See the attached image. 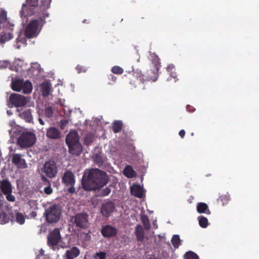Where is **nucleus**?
Masks as SVG:
<instances>
[{"mask_svg":"<svg viewBox=\"0 0 259 259\" xmlns=\"http://www.w3.org/2000/svg\"><path fill=\"white\" fill-rule=\"evenodd\" d=\"M19 116L22 119L25 120L26 122L29 123L32 122L33 117L32 115L31 109H26L20 112L19 113Z\"/></svg>","mask_w":259,"mask_h":259,"instance_id":"nucleus-20","label":"nucleus"},{"mask_svg":"<svg viewBox=\"0 0 259 259\" xmlns=\"http://www.w3.org/2000/svg\"><path fill=\"white\" fill-rule=\"evenodd\" d=\"M79 253V249L77 247H73L71 249L66 251V258L67 259H74L78 256Z\"/></svg>","mask_w":259,"mask_h":259,"instance_id":"nucleus-22","label":"nucleus"},{"mask_svg":"<svg viewBox=\"0 0 259 259\" xmlns=\"http://www.w3.org/2000/svg\"><path fill=\"white\" fill-rule=\"evenodd\" d=\"M18 61H19L20 62V63H17V61L16 60L15 62V64H17L18 66L20 65L21 66H22V64L23 62H21V61L19 59H18Z\"/></svg>","mask_w":259,"mask_h":259,"instance_id":"nucleus-56","label":"nucleus"},{"mask_svg":"<svg viewBox=\"0 0 259 259\" xmlns=\"http://www.w3.org/2000/svg\"><path fill=\"white\" fill-rule=\"evenodd\" d=\"M179 136L182 138H183L185 135V131L184 130H181L179 133Z\"/></svg>","mask_w":259,"mask_h":259,"instance_id":"nucleus-53","label":"nucleus"},{"mask_svg":"<svg viewBox=\"0 0 259 259\" xmlns=\"http://www.w3.org/2000/svg\"><path fill=\"white\" fill-rule=\"evenodd\" d=\"M94 141V136L91 134H89L84 138V142L87 145H90Z\"/></svg>","mask_w":259,"mask_h":259,"instance_id":"nucleus-40","label":"nucleus"},{"mask_svg":"<svg viewBox=\"0 0 259 259\" xmlns=\"http://www.w3.org/2000/svg\"><path fill=\"white\" fill-rule=\"evenodd\" d=\"M131 193L132 195L141 198L143 196V189L140 185L134 184L131 187Z\"/></svg>","mask_w":259,"mask_h":259,"instance_id":"nucleus-19","label":"nucleus"},{"mask_svg":"<svg viewBox=\"0 0 259 259\" xmlns=\"http://www.w3.org/2000/svg\"><path fill=\"white\" fill-rule=\"evenodd\" d=\"M76 70H77V72L78 73L82 72H85L87 71V69L84 68L83 66H80L79 65H78L76 67Z\"/></svg>","mask_w":259,"mask_h":259,"instance_id":"nucleus-45","label":"nucleus"},{"mask_svg":"<svg viewBox=\"0 0 259 259\" xmlns=\"http://www.w3.org/2000/svg\"><path fill=\"white\" fill-rule=\"evenodd\" d=\"M28 101V98L18 94L13 93L9 97L8 106L10 108L13 106L16 107H23L25 106Z\"/></svg>","mask_w":259,"mask_h":259,"instance_id":"nucleus-8","label":"nucleus"},{"mask_svg":"<svg viewBox=\"0 0 259 259\" xmlns=\"http://www.w3.org/2000/svg\"><path fill=\"white\" fill-rule=\"evenodd\" d=\"M111 77V79L113 81H115L116 79V77L115 76H114V75H111L110 76Z\"/></svg>","mask_w":259,"mask_h":259,"instance_id":"nucleus-57","label":"nucleus"},{"mask_svg":"<svg viewBox=\"0 0 259 259\" xmlns=\"http://www.w3.org/2000/svg\"><path fill=\"white\" fill-rule=\"evenodd\" d=\"M181 239L178 235H174L171 240V243L175 248H178L181 244Z\"/></svg>","mask_w":259,"mask_h":259,"instance_id":"nucleus-28","label":"nucleus"},{"mask_svg":"<svg viewBox=\"0 0 259 259\" xmlns=\"http://www.w3.org/2000/svg\"><path fill=\"white\" fill-rule=\"evenodd\" d=\"M9 221V217L6 212L0 213V223L4 224L8 223Z\"/></svg>","mask_w":259,"mask_h":259,"instance_id":"nucleus-34","label":"nucleus"},{"mask_svg":"<svg viewBox=\"0 0 259 259\" xmlns=\"http://www.w3.org/2000/svg\"><path fill=\"white\" fill-rule=\"evenodd\" d=\"M6 195L7 199L10 202H14L15 200V197L14 195H12V193L5 194Z\"/></svg>","mask_w":259,"mask_h":259,"instance_id":"nucleus-44","label":"nucleus"},{"mask_svg":"<svg viewBox=\"0 0 259 259\" xmlns=\"http://www.w3.org/2000/svg\"><path fill=\"white\" fill-rule=\"evenodd\" d=\"M10 64V62L8 61H0V69L6 68Z\"/></svg>","mask_w":259,"mask_h":259,"instance_id":"nucleus-43","label":"nucleus"},{"mask_svg":"<svg viewBox=\"0 0 259 259\" xmlns=\"http://www.w3.org/2000/svg\"><path fill=\"white\" fill-rule=\"evenodd\" d=\"M32 64H34V65H36L37 66V68L36 69L38 70V68L40 67L39 66V65L38 64H37V63H32Z\"/></svg>","mask_w":259,"mask_h":259,"instance_id":"nucleus-60","label":"nucleus"},{"mask_svg":"<svg viewBox=\"0 0 259 259\" xmlns=\"http://www.w3.org/2000/svg\"><path fill=\"white\" fill-rule=\"evenodd\" d=\"M41 178H53L58 172L56 162L52 160L46 161L41 168Z\"/></svg>","mask_w":259,"mask_h":259,"instance_id":"nucleus-7","label":"nucleus"},{"mask_svg":"<svg viewBox=\"0 0 259 259\" xmlns=\"http://www.w3.org/2000/svg\"><path fill=\"white\" fill-rule=\"evenodd\" d=\"M85 21H86V20H85V19H84V20L82 21V23H85Z\"/></svg>","mask_w":259,"mask_h":259,"instance_id":"nucleus-64","label":"nucleus"},{"mask_svg":"<svg viewBox=\"0 0 259 259\" xmlns=\"http://www.w3.org/2000/svg\"><path fill=\"white\" fill-rule=\"evenodd\" d=\"M106 253L103 251L97 252L94 256V259H106Z\"/></svg>","mask_w":259,"mask_h":259,"instance_id":"nucleus-38","label":"nucleus"},{"mask_svg":"<svg viewBox=\"0 0 259 259\" xmlns=\"http://www.w3.org/2000/svg\"><path fill=\"white\" fill-rule=\"evenodd\" d=\"M110 192L111 190L109 188H105L102 192V195L104 196H107L110 193Z\"/></svg>","mask_w":259,"mask_h":259,"instance_id":"nucleus-49","label":"nucleus"},{"mask_svg":"<svg viewBox=\"0 0 259 259\" xmlns=\"http://www.w3.org/2000/svg\"><path fill=\"white\" fill-rule=\"evenodd\" d=\"M122 127V124L121 122L119 121H116L114 123L113 126V131L114 133H117L119 132Z\"/></svg>","mask_w":259,"mask_h":259,"instance_id":"nucleus-32","label":"nucleus"},{"mask_svg":"<svg viewBox=\"0 0 259 259\" xmlns=\"http://www.w3.org/2000/svg\"><path fill=\"white\" fill-rule=\"evenodd\" d=\"M50 91V87L48 83L44 82L41 84V92L42 96L47 97Z\"/></svg>","mask_w":259,"mask_h":259,"instance_id":"nucleus-27","label":"nucleus"},{"mask_svg":"<svg viewBox=\"0 0 259 259\" xmlns=\"http://www.w3.org/2000/svg\"><path fill=\"white\" fill-rule=\"evenodd\" d=\"M123 175L127 178L136 177L137 173L131 165H126L123 170Z\"/></svg>","mask_w":259,"mask_h":259,"instance_id":"nucleus-23","label":"nucleus"},{"mask_svg":"<svg viewBox=\"0 0 259 259\" xmlns=\"http://www.w3.org/2000/svg\"><path fill=\"white\" fill-rule=\"evenodd\" d=\"M52 0H41L40 9L42 13L38 14V19L32 20L26 26L25 30V35L28 38L37 36L39 31L38 30L39 25L42 26L46 23L45 19L49 16V13L46 11L50 6Z\"/></svg>","mask_w":259,"mask_h":259,"instance_id":"nucleus-1","label":"nucleus"},{"mask_svg":"<svg viewBox=\"0 0 259 259\" xmlns=\"http://www.w3.org/2000/svg\"><path fill=\"white\" fill-rule=\"evenodd\" d=\"M108 179H81L83 189L85 191L98 189L104 186Z\"/></svg>","mask_w":259,"mask_h":259,"instance_id":"nucleus-6","label":"nucleus"},{"mask_svg":"<svg viewBox=\"0 0 259 259\" xmlns=\"http://www.w3.org/2000/svg\"><path fill=\"white\" fill-rule=\"evenodd\" d=\"M12 163L19 168H25L27 167L25 160L22 157V155L14 153L12 155Z\"/></svg>","mask_w":259,"mask_h":259,"instance_id":"nucleus-15","label":"nucleus"},{"mask_svg":"<svg viewBox=\"0 0 259 259\" xmlns=\"http://www.w3.org/2000/svg\"><path fill=\"white\" fill-rule=\"evenodd\" d=\"M11 87L13 91L16 92L22 91L24 94H29L31 92L32 85L30 81L28 80L24 81L23 79H20L14 80L13 77H11Z\"/></svg>","mask_w":259,"mask_h":259,"instance_id":"nucleus-5","label":"nucleus"},{"mask_svg":"<svg viewBox=\"0 0 259 259\" xmlns=\"http://www.w3.org/2000/svg\"><path fill=\"white\" fill-rule=\"evenodd\" d=\"M94 162L99 166L101 167L103 165L104 162V158L101 152H98L94 154L93 156Z\"/></svg>","mask_w":259,"mask_h":259,"instance_id":"nucleus-26","label":"nucleus"},{"mask_svg":"<svg viewBox=\"0 0 259 259\" xmlns=\"http://www.w3.org/2000/svg\"><path fill=\"white\" fill-rule=\"evenodd\" d=\"M135 74L136 76L137 77L138 79H139V80L141 81V82H143V81L144 80V75L142 74V73H141V71H140L139 72H136L135 73Z\"/></svg>","mask_w":259,"mask_h":259,"instance_id":"nucleus-47","label":"nucleus"},{"mask_svg":"<svg viewBox=\"0 0 259 259\" xmlns=\"http://www.w3.org/2000/svg\"><path fill=\"white\" fill-rule=\"evenodd\" d=\"M44 182H47V180L48 179H42Z\"/></svg>","mask_w":259,"mask_h":259,"instance_id":"nucleus-62","label":"nucleus"},{"mask_svg":"<svg viewBox=\"0 0 259 259\" xmlns=\"http://www.w3.org/2000/svg\"><path fill=\"white\" fill-rule=\"evenodd\" d=\"M68 121L67 119H63L60 121V127L61 129H64L65 126L68 124Z\"/></svg>","mask_w":259,"mask_h":259,"instance_id":"nucleus-48","label":"nucleus"},{"mask_svg":"<svg viewBox=\"0 0 259 259\" xmlns=\"http://www.w3.org/2000/svg\"><path fill=\"white\" fill-rule=\"evenodd\" d=\"M61 215V209L59 205L53 204L46 209L44 213L47 222L49 224L56 223L59 221Z\"/></svg>","mask_w":259,"mask_h":259,"instance_id":"nucleus-4","label":"nucleus"},{"mask_svg":"<svg viewBox=\"0 0 259 259\" xmlns=\"http://www.w3.org/2000/svg\"><path fill=\"white\" fill-rule=\"evenodd\" d=\"M73 223L76 228L86 229L89 228V215L86 213H77L74 217Z\"/></svg>","mask_w":259,"mask_h":259,"instance_id":"nucleus-9","label":"nucleus"},{"mask_svg":"<svg viewBox=\"0 0 259 259\" xmlns=\"http://www.w3.org/2000/svg\"><path fill=\"white\" fill-rule=\"evenodd\" d=\"M174 69V66L172 64L169 65L167 67V70L168 72H172Z\"/></svg>","mask_w":259,"mask_h":259,"instance_id":"nucleus-52","label":"nucleus"},{"mask_svg":"<svg viewBox=\"0 0 259 259\" xmlns=\"http://www.w3.org/2000/svg\"><path fill=\"white\" fill-rule=\"evenodd\" d=\"M6 29H8L9 31L3 32L0 34V44L2 45L13 38L12 31L14 29V24H9V27H6Z\"/></svg>","mask_w":259,"mask_h":259,"instance_id":"nucleus-14","label":"nucleus"},{"mask_svg":"<svg viewBox=\"0 0 259 259\" xmlns=\"http://www.w3.org/2000/svg\"><path fill=\"white\" fill-rule=\"evenodd\" d=\"M16 71H19V69L18 67L17 68H16Z\"/></svg>","mask_w":259,"mask_h":259,"instance_id":"nucleus-63","label":"nucleus"},{"mask_svg":"<svg viewBox=\"0 0 259 259\" xmlns=\"http://www.w3.org/2000/svg\"><path fill=\"white\" fill-rule=\"evenodd\" d=\"M91 233V232L90 231H89L88 233H84V240L85 241H89L91 240V236L90 235Z\"/></svg>","mask_w":259,"mask_h":259,"instance_id":"nucleus-50","label":"nucleus"},{"mask_svg":"<svg viewBox=\"0 0 259 259\" xmlns=\"http://www.w3.org/2000/svg\"><path fill=\"white\" fill-rule=\"evenodd\" d=\"M65 140L70 154L77 156L81 154L82 146L79 142L77 132L75 131H70L67 135Z\"/></svg>","mask_w":259,"mask_h":259,"instance_id":"nucleus-3","label":"nucleus"},{"mask_svg":"<svg viewBox=\"0 0 259 259\" xmlns=\"http://www.w3.org/2000/svg\"><path fill=\"white\" fill-rule=\"evenodd\" d=\"M7 113L8 115H11L12 114V112L9 110L7 111Z\"/></svg>","mask_w":259,"mask_h":259,"instance_id":"nucleus-61","label":"nucleus"},{"mask_svg":"<svg viewBox=\"0 0 259 259\" xmlns=\"http://www.w3.org/2000/svg\"><path fill=\"white\" fill-rule=\"evenodd\" d=\"M170 75L171 76H172L174 78H175L176 77V73H174L173 71H172L170 73Z\"/></svg>","mask_w":259,"mask_h":259,"instance_id":"nucleus-58","label":"nucleus"},{"mask_svg":"<svg viewBox=\"0 0 259 259\" xmlns=\"http://www.w3.org/2000/svg\"><path fill=\"white\" fill-rule=\"evenodd\" d=\"M0 189L4 194L12 193V185L7 179H4L0 182Z\"/></svg>","mask_w":259,"mask_h":259,"instance_id":"nucleus-18","label":"nucleus"},{"mask_svg":"<svg viewBox=\"0 0 259 259\" xmlns=\"http://www.w3.org/2000/svg\"><path fill=\"white\" fill-rule=\"evenodd\" d=\"M44 192L47 195H49V194H51L52 193L53 190H52V188H51L50 185H49V186L46 187L44 188Z\"/></svg>","mask_w":259,"mask_h":259,"instance_id":"nucleus-46","label":"nucleus"},{"mask_svg":"<svg viewBox=\"0 0 259 259\" xmlns=\"http://www.w3.org/2000/svg\"><path fill=\"white\" fill-rule=\"evenodd\" d=\"M74 175L70 170H67L65 171L62 178H74Z\"/></svg>","mask_w":259,"mask_h":259,"instance_id":"nucleus-41","label":"nucleus"},{"mask_svg":"<svg viewBox=\"0 0 259 259\" xmlns=\"http://www.w3.org/2000/svg\"><path fill=\"white\" fill-rule=\"evenodd\" d=\"M38 121L40 124H41V125L45 124L44 121H43L42 119L40 117L38 118Z\"/></svg>","mask_w":259,"mask_h":259,"instance_id":"nucleus-55","label":"nucleus"},{"mask_svg":"<svg viewBox=\"0 0 259 259\" xmlns=\"http://www.w3.org/2000/svg\"><path fill=\"white\" fill-rule=\"evenodd\" d=\"M199 224L200 227L203 228H205L208 226V220L206 218L203 216H199L198 218Z\"/></svg>","mask_w":259,"mask_h":259,"instance_id":"nucleus-29","label":"nucleus"},{"mask_svg":"<svg viewBox=\"0 0 259 259\" xmlns=\"http://www.w3.org/2000/svg\"><path fill=\"white\" fill-rule=\"evenodd\" d=\"M106 173L98 168L86 169L82 178H106Z\"/></svg>","mask_w":259,"mask_h":259,"instance_id":"nucleus-11","label":"nucleus"},{"mask_svg":"<svg viewBox=\"0 0 259 259\" xmlns=\"http://www.w3.org/2000/svg\"><path fill=\"white\" fill-rule=\"evenodd\" d=\"M26 38L24 36L19 35L17 38V46L16 48L19 49L21 47V46L18 45L19 42H21L22 44L25 45L26 44Z\"/></svg>","mask_w":259,"mask_h":259,"instance_id":"nucleus-37","label":"nucleus"},{"mask_svg":"<svg viewBox=\"0 0 259 259\" xmlns=\"http://www.w3.org/2000/svg\"><path fill=\"white\" fill-rule=\"evenodd\" d=\"M75 180V179H62L63 183H64L66 187H68L67 189V191L71 194L74 193L75 191V188L74 187Z\"/></svg>","mask_w":259,"mask_h":259,"instance_id":"nucleus-21","label":"nucleus"},{"mask_svg":"<svg viewBox=\"0 0 259 259\" xmlns=\"http://www.w3.org/2000/svg\"><path fill=\"white\" fill-rule=\"evenodd\" d=\"M45 254V251L42 249H40L39 251V253L37 255V257L42 256Z\"/></svg>","mask_w":259,"mask_h":259,"instance_id":"nucleus-54","label":"nucleus"},{"mask_svg":"<svg viewBox=\"0 0 259 259\" xmlns=\"http://www.w3.org/2000/svg\"><path fill=\"white\" fill-rule=\"evenodd\" d=\"M101 232L104 237L111 238L115 237L117 235L118 230L115 227L107 225L102 227Z\"/></svg>","mask_w":259,"mask_h":259,"instance_id":"nucleus-13","label":"nucleus"},{"mask_svg":"<svg viewBox=\"0 0 259 259\" xmlns=\"http://www.w3.org/2000/svg\"><path fill=\"white\" fill-rule=\"evenodd\" d=\"M46 136L49 139L56 140L61 137V134L58 128L53 126L47 129Z\"/></svg>","mask_w":259,"mask_h":259,"instance_id":"nucleus-17","label":"nucleus"},{"mask_svg":"<svg viewBox=\"0 0 259 259\" xmlns=\"http://www.w3.org/2000/svg\"><path fill=\"white\" fill-rule=\"evenodd\" d=\"M153 64H154L156 70L158 71L160 67L159 59L158 57L155 55L153 58L151 59Z\"/></svg>","mask_w":259,"mask_h":259,"instance_id":"nucleus-36","label":"nucleus"},{"mask_svg":"<svg viewBox=\"0 0 259 259\" xmlns=\"http://www.w3.org/2000/svg\"><path fill=\"white\" fill-rule=\"evenodd\" d=\"M38 0H26L27 4H23L20 10L21 17L26 15L31 16L35 14L34 9L37 6Z\"/></svg>","mask_w":259,"mask_h":259,"instance_id":"nucleus-10","label":"nucleus"},{"mask_svg":"<svg viewBox=\"0 0 259 259\" xmlns=\"http://www.w3.org/2000/svg\"><path fill=\"white\" fill-rule=\"evenodd\" d=\"M135 234L137 239L139 241L142 242L144 240V232L142 226L140 225L137 226L135 230Z\"/></svg>","mask_w":259,"mask_h":259,"instance_id":"nucleus-25","label":"nucleus"},{"mask_svg":"<svg viewBox=\"0 0 259 259\" xmlns=\"http://www.w3.org/2000/svg\"><path fill=\"white\" fill-rule=\"evenodd\" d=\"M16 221L20 225H22L25 223V219L24 215L19 212L16 213Z\"/></svg>","mask_w":259,"mask_h":259,"instance_id":"nucleus-30","label":"nucleus"},{"mask_svg":"<svg viewBox=\"0 0 259 259\" xmlns=\"http://www.w3.org/2000/svg\"><path fill=\"white\" fill-rule=\"evenodd\" d=\"M142 222L143 224L144 228L146 230H148L150 229L151 225L147 217H143L142 218Z\"/></svg>","mask_w":259,"mask_h":259,"instance_id":"nucleus-35","label":"nucleus"},{"mask_svg":"<svg viewBox=\"0 0 259 259\" xmlns=\"http://www.w3.org/2000/svg\"><path fill=\"white\" fill-rule=\"evenodd\" d=\"M229 197L228 196L226 195H221L219 197V200H220L223 204L227 203L228 201Z\"/></svg>","mask_w":259,"mask_h":259,"instance_id":"nucleus-42","label":"nucleus"},{"mask_svg":"<svg viewBox=\"0 0 259 259\" xmlns=\"http://www.w3.org/2000/svg\"><path fill=\"white\" fill-rule=\"evenodd\" d=\"M111 71L114 74H121L123 72V69L118 66H115L112 68Z\"/></svg>","mask_w":259,"mask_h":259,"instance_id":"nucleus-39","label":"nucleus"},{"mask_svg":"<svg viewBox=\"0 0 259 259\" xmlns=\"http://www.w3.org/2000/svg\"><path fill=\"white\" fill-rule=\"evenodd\" d=\"M15 124V122L14 121V120L10 121L9 122V125L11 126H13Z\"/></svg>","mask_w":259,"mask_h":259,"instance_id":"nucleus-59","label":"nucleus"},{"mask_svg":"<svg viewBox=\"0 0 259 259\" xmlns=\"http://www.w3.org/2000/svg\"><path fill=\"white\" fill-rule=\"evenodd\" d=\"M61 237L59 229L55 228L48 237V244L49 245H56L59 242Z\"/></svg>","mask_w":259,"mask_h":259,"instance_id":"nucleus-12","label":"nucleus"},{"mask_svg":"<svg viewBox=\"0 0 259 259\" xmlns=\"http://www.w3.org/2000/svg\"><path fill=\"white\" fill-rule=\"evenodd\" d=\"M114 209L115 205L114 203L109 201L103 204L101 208V212L103 216L108 218L113 212Z\"/></svg>","mask_w":259,"mask_h":259,"instance_id":"nucleus-16","label":"nucleus"},{"mask_svg":"<svg viewBox=\"0 0 259 259\" xmlns=\"http://www.w3.org/2000/svg\"><path fill=\"white\" fill-rule=\"evenodd\" d=\"M9 134L12 138L17 137V145L22 149L31 147L36 141L33 132L21 130L19 127H14L9 130Z\"/></svg>","mask_w":259,"mask_h":259,"instance_id":"nucleus-2","label":"nucleus"},{"mask_svg":"<svg viewBox=\"0 0 259 259\" xmlns=\"http://www.w3.org/2000/svg\"><path fill=\"white\" fill-rule=\"evenodd\" d=\"M185 259H199L197 254L193 251H189L184 255Z\"/></svg>","mask_w":259,"mask_h":259,"instance_id":"nucleus-31","label":"nucleus"},{"mask_svg":"<svg viewBox=\"0 0 259 259\" xmlns=\"http://www.w3.org/2000/svg\"><path fill=\"white\" fill-rule=\"evenodd\" d=\"M186 109L187 111L191 112H193L195 110V109L194 108V107L190 105H188L186 107Z\"/></svg>","mask_w":259,"mask_h":259,"instance_id":"nucleus-51","label":"nucleus"},{"mask_svg":"<svg viewBox=\"0 0 259 259\" xmlns=\"http://www.w3.org/2000/svg\"><path fill=\"white\" fill-rule=\"evenodd\" d=\"M45 117L50 118L53 116V110L51 106L46 107L44 110Z\"/></svg>","mask_w":259,"mask_h":259,"instance_id":"nucleus-33","label":"nucleus"},{"mask_svg":"<svg viewBox=\"0 0 259 259\" xmlns=\"http://www.w3.org/2000/svg\"><path fill=\"white\" fill-rule=\"evenodd\" d=\"M197 211L199 213L210 214L208 205L204 202H199L197 205Z\"/></svg>","mask_w":259,"mask_h":259,"instance_id":"nucleus-24","label":"nucleus"}]
</instances>
